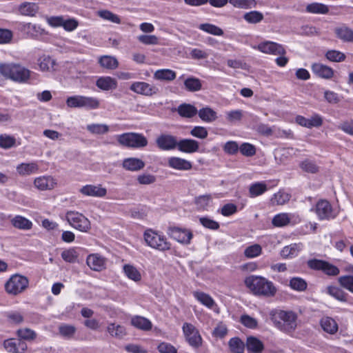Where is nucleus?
Masks as SVG:
<instances>
[{
    "instance_id": "obj_48",
    "label": "nucleus",
    "mask_w": 353,
    "mask_h": 353,
    "mask_svg": "<svg viewBox=\"0 0 353 353\" xmlns=\"http://www.w3.org/2000/svg\"><path fill=\"white\" fill-rule=\"evenodd\" d=\"M290 287L296 291L303 292L307 289V282L302 278L293 277L290 280Z\"/></svg>"
},
{
    "instance_id": "obj_45",
    "label": "nucleus",
    "mask_w": 353,
    "mask_h": 353,
    "mask_svg": "<svg viewBox=\"0 0 353 353\" xmlns=\"http://www.w3.org/2000/svg\"><path fill=\"white\" fill-rule=\"evenodd\" d=\"M123 272L125 276L134 281H139L141 279V275L139 271L133 265L130 264H125L123 265Z\"/></svg>"
},
{
    "instance_id": "obj_61",
    "label": "nucleus",
    "mask_w": 353,
    "mask_h": 353,
    "mask_svg": "<svg viewBox=\"0 0 353 353\" xmlns=\"http://www.w3.org/2000/svg\"><path fill=\"white\" fill-rule=\"evenodd\" d=\"M325 57L328 60L334 62H341L345 59V55L343 52L337 50H328Z\"/></svg>"
},
{
    "instance_id": "obj_51",
    "label": "nucleus",
    "mask_w": 353,
    "mask_h": 353,
    "mask_svg": "<svg viewBox=\"0 0 353 353\" xmlns=\"http://www.w3.org/2000/svg\"><path fill=\"white\" fill-rule=\"evenodd\" d=\"M17 334L19 339L24 341H32L36 339L37 334L32 330L29 328H21L19 329L17 331Z\"/></svg>"
},
{
    "instance_id": "obj_56",
    "label": "nucleus",
    "mask_w": 353,
    "mask_h": 353,
    "mask_svg": "<svg viewBox=\"0 0 353 353\" xmlns=\"http://www.w3.org/2000/svg\"><path fill=\"white\" fill-rule=\"evenodd\" d=\"M233 6L242 9H249L254 7V0H229Z\"/></svg>"
},
{
    "instance_id": "obj_2",
    "label": "nucleus",
    "mask_w": 353,
    "mask_h": 353,
    "mask_svg": "<svg viewBox=\"0 0 353 353\" xmlns=\"http://www.w3.org/2000/svg\"><path fill=\"white\" fill-rule=\"evenodd\" d=\"M32 72L20 64L1 63L0 74L5 78L19 83H27Z\"/></svg>"
},
{
    "instance_id": "obj_10",
    "label": "nucleus",
    "mask_w": 353,
    "mask_h": 353,
    "mask_svg": "<svg viewBox=\"0 0 353 353\" xmlns=\"http://www.w3.org/2000/svg\"><path fill=\"white\" fill-rule=\"evenodd\" d=\"M245 284L254 294H265V279L263 277L248 276L245 280Z\"/></svg>"
},
{
    "instance_id": "obj_29",
    "label": "nucleus",
    "mask_w": 353,
    "mask_h": 353,
    "mask_svg": "<svg viewBox=\"0 0 353 353\" xmlns=\"http://www.w3.org/2000/svg\"><path fill=\"white\" fill-rule=\"evenodd\" d=\"M10 222L15 228L19 230H30L32 227L31 221L20 215L13 217Z\"/></svg>"
},
{
    "instance_id": "obj_62",
    "label": "nucleus",
    "mask_w": 353,
    "mask_h": 353,
    "mask_svg": "<svg viewBox=\"0 0 353 353\" xmlns=\"http://www.w3.org/2000/svg\"><path fill=\"white\" fill-rule=\"evenodd\" d=\"M261 251V247L258 244H254L246 248L244 250V254L247 258H253L259 255Z\"/></svg>"
},
{
    "instance_id": "obj_27",
    "label": "nucleus",
    "mask_w": 353,
    "mask_h": 353,
    "mask_svg": "<svg viewBox=\"0 0 353 353\" xmlns=\"http://www.w3.org/2000/svg\"><path fill=\"white\" fill-rule=\"evenodd\" d=\"M322 329L327 333L334 334L338 331V324L335 320L329 316H324L320 321Z\"/></svg>"
},
{
    "instance_id": "obj_3",
    "label": "nucleus",
    "mask_w": 353,
    "mask_h": 353,
    "mask_svg": "<svg viewBox=\"0 0 353 353\" xmlns=\"http://www.w3.org/2000/svg\"><path fill=\"white\" fill-rule=\"evenodd\" d=\"M117 139L121 145L132 148H144L148 143L147 138L143 134L137 132H125L119 134Z\"/></svg>"
},
{
    "instance_id": "obj_13",
    "label": "nucleus",
    "mask_w": 353,
    "mask_h": 353,
    "mask_svg": "<svg viewBox=\"0 0 353 353\" xmlns=\"http://www.w3.org/2000/svg\"><path fill=\"white\" fill-rule=\"evenodd\" d=\"M156 143L162 150H171L177 148L178 141L174 136L162 134L156 139Z\"/></svg>"
},
{
    "instance_id": "obj_52",
    "label": "nucleus",
    "mask_w": 353,
    "mask_h": 353,
    "mask_svg": "<svg viewBox=\"0 0 353 353\" xmlns=\"http://www.w3.org/2000/svg\"><path fill=\"white\" fill-rule=\"evenodd\" d=\"M24 28L27 31L28 34L34 37L43 35L46 33V31L43 28L36 24H32L31 23H26L24 26Z\"/></svg>"
},
{
    "instance_id": "obj_4",
    "label": "nucleus",
    "mask_w": 353,
    "mask_h": 353,
    "mask_svg": "<svg viewBox=\"0 0 353 353\" xmlns=\"http://www.w3.org/2000/svg\"><path fill=\"white\" fill-rule=\"evenodd\" d=\"M29 281L25 276L15 274L5 283L6 292L11 295H18L22 293L28 287Z\"/></svg>"
},
{
    "instance_id": "obj_25",
    "label": "nucleus",
    "mask_w": 353,
    "mask_h": 353,
    "mask_svg": "<svg viewBox=\"0 0 353 353\" xmlns=\"http://www.w3.org/2000/svg\"><path fill=\"white\" fill-rule=\"evenodd\" d=\"M131 325L134 327L143 331H149L152 327L151 321L141 316H134L130 321Z\"/></svg>"
},
{
    "instance_id": "obj_9",
    "label": "nucleus",
    "mask_w": 353,
    "mask_h": 353,
    "mask_svg": "<svg viewBox=\"0 0 353 353\" xmlns=\"http://www.w3.org/2000/svg\"><path fill=\"white\" fill-rule=\"evenodd\" d=\"M130 88L135 93L148 97L157 94L159 92L157 86L144 81L134 82L130 85Z\"/></svg>"
},
{
    "instance_id": "obj_15",
    "label": "nucleus",
    "mask_w": 353,
    "mask_h": 353,
    "mask_svg": "<svg viewBox=\"0 0 353 353\" xmlns=\"http://www.w3.org/2000/svg\"><path fill=\"white\" fill-rule=\"evenodd\" d=\"M315 212L320 220L330 219L334 217L332 205L326 200H321L316 203Z\"/></svg>"
},
{
    "instance_id": "obj_32",
    "label": "nucleus",
    "mask_w": 353,
    "mask_h": 353,
    "mask_svg": "<svg viewBox=\"0 0 353 353\" xmlns=\"http://www.w3.org/2000/svg\"><path fill=\"white\" fill-rule=\"evenodd\" d=\"M39 170V166L36 163H22L17 165V171L20 175H30L36 173Z\"/></svg>"
},
{
    "instance_id": "obj_44",
    "label": "nucleus",
    "mask_w": 353,
    "mask_h": 353,
    "mask_svg": "<svg viewBox=\"0 0 353 353\" xmlns=\"http://www.w3.org/2000/svg\"><path fill=\"white\" fill-rule=\"evenodd\" d=\"M292 215L288 213H280L274 216L272 223L275 227H284L290 223Z\"/></svg>"
},
{
    "instance_id": "obj_43",
    "label": "nucleus",
    "mask_w": 353,
    "mask_h": 353,
    "mask_svg": "<svg viewBox=\"0 0 353 353\" xmlns=\"http://www.w3.org/2000/svg\"><path fill=\"white\" fill-rule=\"evenodd\" d=\"M97 14L103 20L110 21L113 23L120 24L121 23L119 16L108 10H99L97 12Z\"/></svg>"
},
{
    "instance_id": "obj_57",
    "label": "nucleus",
    "mask_w": 353,
    "mask_h": 353,
    "mask_svg": "<svg viewBox=\"0 0 353 353\" xmlns=\"http://www.w3.org/2000/svg\"><path fill=\"white\" fill-rule=\"evenodd\" d=\"M87 130L92 134H103L108 132L109 127L105 124H91L87 126Z\"/></svg>"
},
{
    "instance_id": "obj_64",
    "label": "nucleus",
    "mask_w": 353,
    "mask_h": 353,
    "mask_svg": "<svg viewBox=\"0 0 353 353\" xmlns=\"http://www.w3.org/2000/svg\"><path fill=\"white\" fill-rule=\"evenodd\" d=\"M339 282L342 287L353 293V276H342L339 278Z\"/></svg>"
},
{
    "instance_id": "obj_59",
    "label": "nucleus",
    "mask_w": 353,
    "mask_h": 353,
    "mask_svg": "<svg viewBox=\"0 0 353 353\" xmlns=\"http://www.w3.org/2000/svg\"><path fill=\"white\" fill-rule=\"evenodd\" d=\"M82 95L69 97L66 99V105L71 108H82Z\"/></svg>"
},
{
    "instance_id": "obj_47",
    "label": "nucleus",
    "mask_w": 353,
    "mask_h": 353,
    "mask_svg": "<svg viewBox=\"0 0 353 353\" xmlns=\"http://www.w3.org/2000/svg\"><path fill=\"white\" fill-rule=\"evenodd\" d=\"M109 334L116 338L121 339L126 334L125 328L120 325L110 323L107 327Z\"/></svg>"
},
{
    "instance_id": "obj_21",
    "label": "nucleus",
    "mask_w": 353,
    "mask_h": 353,
    "mask_svg": "<svg viewBox=\"0 0 353 353\" xmlns=\"http://www.w3.org/2000/svg\"><path fill=\"white\" fill-rule=\"evenodd\" d=\"M96 85L103 91L113 90L117 88V81L111 77H101L97 80Z\"/></svg>"
},
{
    "instance_id": "obj_12",
    "label": "nucleus",
    "mask_w": 353,
    "mask_h": 353,
    "mask_svg": "<svg viewBox=\"0 0 353 353\" xmlns=\"http://www.w3.org/2000/svg\"><path fill=\"white\" fill-rule=\"evenodd\" d=\"M3 347L10 353H26L28 350L26 343L19 339H8L3 341Z\"/></svg>"
},
{
    "instance_id": "obj_53",
    "label": "nucleus",
    "mask_w": 353,
    "mask_h": 353,
    "mask_svg": "<svg viewBox=\"0 0 353 353\" xmlns=\"http://www.w3.org/2000/svg\"><path fill=\"white\" fill-rule=\"evenodd\" d=\"M243 18L250 23H256L263 19V14L258 11H251L245 13Z\"/></svg>"
},
{
    "instance_id": "obj_49",
    "label": "nucleus",
    "mask_w": 353,
    "mask_h": 353,
    "mask_svg": "<svg viewBox=\"0 0 353 353\" xmlns=\"http://www.w3.org/2000/svg\"><path fill=\"white\" fill-rule=\"evenodd\" d=\"M199 28L205 32L215 36H222L223 34V31L221 28L211 23L200 24Z\"/></svg>"
},
{
    "instance_id": "obj_54",
    "label": "nucleus",
    "mask_w": 353,
    "mask_h": 353,
    "mask_svg": "<svg viewBox=\"0 0 353 353\" xmlns=\"http://www.w3.org/2000/svg\"><path fill=\"white\" fill-rule=\"evenodd\" d=\"M300 168L302 170L312 174L316 173L319 171V167L316 165L315 162L310 159L303 161L300 163Z\"/></svg>"
},
{
    "instance_id": "obj_14",
    "label": "nucleus",
    "mask_w": 353,
    "mask_h": 353,
    "mask_svg": "<svg viewBox=\"0 0 353 353\" xmlns=\"http://www.w3.org/2000/svg\"><path fill=\"white\" fill-rule=\"evenodd\" d=\"M107 259L99 254H90L86 259V263L94 271L100 272L106 268Z\"/></svg>"
},
{
    "instance_id": "obj_34",
    "label": "nucleus",
    "mask_w": 353,
    "mask_h": 353,
    "mask_svg": "<svg viewBox=\"0 0 353 353\" xmlns=\"http://www.w3.org/2000/svg\"><path fill=\"white\" fill-rule=\"evenodd\" d=\"M303 245L301 243H292L289 245L285 246L281 251L282 256L294 257L296 256L299 252L302 250Z\"/></svg>"
},
{
    "instance_id": "obj_7",
    "label": "nucleus",
    "mask_w": 353,
    "mask_h": 353,
    "mask_svg": "<svg viewBox=\"0 0 353 353\" xmlns=\"http://www.w3.org/2000/svg\"><path fill=\"white\" fill-rule=\"evenodd\" d=\"M182 330L185 339L190 346L199 348L202 345V337L194 325L189 323H184Z\"/></svg>"
},
{
    "instance_id": "obj_40",
    "label": "nucleus",
    "mask_w": 353,
    "mask_h": 353,
    "mask_svg": "<svg viewBox=\"0 0 353 353\" xmlns=\"http://www.w3.org/2000/svg\"><path fill=\"white\" fill-rule=\"evenodd\" d=\"M305 10L307 12L312 14H325L328 13L329 8L323 3H312L306 6Z\"/></svg>"
},
{
    "instance_id": "obj_19",
    "label": "nucleus",
    "mask_w": 353,
    "mask_h": 353,
    "mask_svg": "<svg viewBox=\"0 0 353 353\" xmlns=\"http://www.w3.org/2000/svg\"><path fill=\"white\" fill-rule=\"evenodd\" d=\"M312 70L319 77L329 79L334 75V70L330 67L320 63H315L312 65Z\"/></svg>"
},
{
    "instance_id": "obj_30",
    "label": "nucleus",
    "mask_w": 353,
    "mask_h": 353,
    "mask_svg": "<svg viewBox=\"0 0 353 353\" xmlns=\"http://www.w3.org/2000/svg\"><path fill=\"white\" fill-rule=\"evenodd\" d=\"M326 293L339 301L346 302L347 301V294L339 287L334 285L327 286Z\"/></svg>"
},
{
    "instance_id": "obj_1",
    "label": "nucleus",
    "mask_w": 353,
    "mask_h": 353,
    "mask_svg": "<svg viewBox=\"0 0 353 353\" xmlns=\"http://www.w3.org/2000/svg\"><path fill=\"white\" fill-rule=\"evenodd\" d=\"M270 318L275 327L285 332H291L296 327L297 315L291 310L274 309L270 312Z\"/></svg>"
},
{
    "instance_id": "obj_31",
    "label": "nucleus",
    "mask_w": 353,
    "mask_h": 353,
    "mask_svg": "<svg viewBox=\"0 0 353 353\" xmlns=\"http://www.w3.org/2000/svg\"><path fill=\"white\" fill-rule=\"evenodd\" d=\"M177 112L182 117L192 118L197 114L198 110L193 105L183 103L178 107Z\"/></svg>"
},
{
    "instance_id": "obj_17",
    "label": "nucleus",
    "mask_w": 353,
    "mask_h": 353,
    "mask_svg": "<svg viewBox=\"0 0 353 353\" xmlns=\"http://www.w3.org/2000/svg\"><path fill=\"white\" fill-rule=\"evenodd\" d=\"M145 162L136 157L124 159L122 162V167L124 170L131 172H138L145 167Z\"/></svg>"
},
{
    "instance_id": "obj_58",
    "label": "nucleus",
    "mask_w": 353,
    "mask_h": 353,
    "mask_svg": "<svg viewBox=\"0 0 353 353\" xmlns=\"http://www.w3.org/2000/svg\"><path fill=\"white\" fill-rule=\"evenodd\" d=\"M199 222L204 228L212 230H216L220 227V225L217 221L207 216L199 218Z\"/></svg>"
},
{
    "instance_id": "obj_24",
    "label": "nucleus",
    "mask_w": 353,
    "mask_h": 353,
    "mask_svg": "<svg viewBox=\"0 0 353 353\" xmlns=\"http://www.w3.org/2000/svg\"><path fill=\"white\" fill-rule=\"evenodd\" d=\"M34 186L39 190H52L56 185L55 180L50 176H40L34 179Z\"/></svg>"
},
{
    "instance_id": "obj_11",
    "label": "nucleus",
    "mask_w": 353,
    "mask_h": 353,
    "mask_svg": "<svg viewBox=\"0 0 353 353\" xmlns=\"http://www.w3.org/2000/svg\"><path fill=\"white\" fill-rule=\"evenodd\" d=\"M168 234L172 239L185 245L190 244L193 237L192 232L190 230L177 227L170 228Z\"/></svg>"
},
{
    "instance_id": "obj_36",
    "label": "nucleus",
    "mask_w": 353,
    "mask_h": 353,
    "mask_svg": "<svg viewBox=\"0 0 353 353\" xmlns=\"http://www.w3.org/2000/svg\"><path fill=\"white\" fill-rule=\"evenodd\" d=\"M197 114L199 118L205 122H212L217 119L216 112L210 107L200 109Z\"/></svg>"
},
{
    "instance_id": "obj_37",
    "label": "nucleus",
    "mask_w": 353,
    "mask_h": 353,
    "mask_svg": "<svg viewBox=\"0 0 353 353\" xmlns=\"http://www.w3.org/2000/svg\"><path fill=\"white\" fill-rule=\"evenodd\" d=\"M99 63L101 67L108 70L116 69L119 65L117 59L109 55L101 56L99 59Z\"/></svg>"
},
{
    "instance_id": "obj_55",
    "label": "nucleus",
    "mask_w": 353,
    "mask_h": 353,
    "mask_svg": "<svg viewBox=\"0 0 353 353\" xmlns=\"http://www.w3.org/2000/svg\"><path fill=\"white\" fill-rule=\"evenodd\" d=\"M100 102L97 98L83 96L82 108L92 110L98 108Z\"/></svg>"
},
{
    "instance_id": "obj_46",
    "label": "nucleus",
    "mask_w": 353,
    "mask_h": 353,
    "mask_svg": "<svg viewBox=\"0 0 353 353\" xmlns=\"http://www.w3.org/2000/svg\"><path fill=\"white\" fill-rule=\"evenodd\" d=\"M55 65V60L49 56H43L39 59V68L43 72L54 70V66Z\"/></svg>"
},
{
    "instance_id": "obj_22",
    "label": "nucleus",
    "mask_w": 353,
    "mask_h": 353,
    "mask_svg": "<svg viewBox=\"0 0 353 353\" xmlns=\"http://www.w3.org/2000/svg\"><path fill=\"white\" fill-rule=\"evenodd\" d=\"M334 33L338 39L344 42H353V29L345 24L335 28Z\"/></svg>"
},
{
    "instance_id": "obj_20",
    "label": "nucleus",
    "mask_w": 353,
    "mask_h": 353,
    "mask_svg": "<svg viewBox=\"0 0 353 353\" xmlns=\"http://www.w3.org/2000/svg\"><path fill=\"white\" fill-rule=\"evenodd\" d=\"M168 165L169 167L178 170H190L192 167L190 161L176 157L169 158Z\"/></svg>"
},
{
    "instance_id": "obj_16",
    "label": "nucleus",
    "mask_w": 353,
    "mask_h": 353,
    "mask_svg": "<svg viewBox=\"0 0 353 353\" xmlns=\"http://www.w3.org/2000/svg\"><path fill=\"white\" fill-rule=\"evenodd\" d=\"M79 192L85 196L94 197H103L107 194L106 188H103L101 185H85L79 190Z\"/></svg>"
},
{
    "instance_id": "obj_23",
    "label": "nucleus",
    "mask_w": 353,
    "mask_h": 353,
    "mask_svg": "<svg viewBox=\"0 0 353 353\" xmlns=\"http://www.w3.org/2000/svg\"><path fill=\"white\" fill-rule=\"evenodd\" d=\"M245 347L250 353H261L264 345L263 342L254 336L247 337Z\"/></svg>"
},
{
    "instance_id": "obj_42",
    "label": "nucleus",
    "mask_w": 353,
    "mask_h": 353,
    "mask_svg": "<svg viewBox=\"0 0 353 353\" xmlns=\"http://www.w3.org/2000/svg\"><path fill=\"white\" fill-rule=\"evenodd\" d=\"M228 345L232 353H243L245 348V343L239 337L230 339Z\"/></svg>"
},
{
    "instance_id": "obj_33",
    "label": "nucleus",
    "mask_w": 353,
    "mask_h": 353,
    "mask_svg": "<svg viewBox=\"0 0 353 353\" xmlns=\"http://www.w3.org/2000/svg\"><path fill=\"white\" fill-rule=\"evenodd\" d=\"M184 86L188 92H194L202 89V83L199 79L190 77L184 81Z\"/></svg>"
},
{
    "instance_id": "obj_50",
    "label": "nucleus",
    "mask_w": 353,
    "mask_h": 353,
    "mask_svg": "<svg viewBox=\"0 0 353 353\" xmlns=\"http://www.w3.org/2000/svg\"><path fill=\"white\" fill-rule=\"evenodd\" d=\"M16 145V139L14 137L2 134L0 135V148L3 149H10Z\"/></svg>"
},
{
    "instance_id": "obj_39",
    "label": "nucleus",
    "mask_w": 353,
    "mask_h": 353,
    "mask_svg": "<svg viewBox=\"0 0 353 353\" xmlns=\"http://www.w3.org/2000/svg\"><path fill=\"white\" fill-rule=\"evenodd\" d=\"M266 54L273 55H285L286 54L284 47L277 43L266 41Z\"/></svg>"
},
{
    "instance_id": "obj_26",
    "label": "nucleus",
    "mask_w": 353,
    "mask_h": 353,
    "mask_svg": "<svg viewBox=\"0 0 353 353\" xmlns=\"http://www.w3.org/2000/svg\"><path fill=\"white\" fill-rule=\"evenodd\" d=\"M39 8L36 3L23 2L19 6V13L24 16L34 17L39 12Z\"/></svg>"
},
{
    "instance_id": "obj_35",
    "label": "nucleus",
    "mask_w": 353,
    "mask_h": 353,
    "mask_svg": "<svg viewBox=\"0 0 353 353\" xmlns=\"http://www.w3.org/2000/svg\"><path fill=\"white\" fill-rule=\"evenodd\" d=\"M58 330L59 334L66 339H72L77 332V327L74 325L66 323H61Z\"/></svg>"
},
{
    "instance_id": "obj_28",
    "label": "nucleus",
    "mask_w": 353,
    "mask_h": 353,
    "mask_svg": "<svg viewBox=\"0 0 353 353\" xmlns=\"http://www.w3.org/2000/svg\"><path fill=\"white\" fill-rule=\"evenodd\" d=\"M176 72L170 69H160L154 73V79L158 81H172L176 79Z\"/></svg>"
},
{
    "instance_id": "obj_38",
    "label": "nucleus",
    "mask_w": 353,
    "mask_h": 353,
    "mask_svg": "<svg viewBox=\"0 0 353 353\" xmlns=\"http://www.w3.org/2000/svg\"><path fill=\"white\" fill-rule=\"evenodd\" d=\"M290 193L281 190L273 195L270 199V203L272 205H284L290 201Z\"/></svg>"
},
{
    "instance_id": "obj_60",
    "label": "nucleus",
    "mask_w": 353,
    "mask_h": 353,
    "mask_svg": "<svg viewBox=\"0 0 353 353\" xmlns=\"http://www.w3.org/2000/svg\"><path fill=\"white\" fill-rule=\"evenodd\" d=\"M61 257L68 263H75L78 259V254L74 249H68L62 252Z\"/></svg>"
},
{
    "instance_id": "obj_41",
    "label": "nucleus",
    "mask_w": 353,
    "mask_h": 353,
    "mask_svg": "<svg viewBox=\"0 0 353 353\" xmlns=\"http://www.w3.org/2000/svg\"><path fill=\"white\" fill-rule=\"evenodd\" d=\"M193 295L198 301L208 308H212L215 305L213 299L206 293L196 291L194 292Z\"/></svg>"
},
{
    "instance_id": "obj_6",
    "label": "nucleus",
    "mask_w": 353,
    "mask_h": 353,
    "mask_svg": "<svg viewBox=\"0 0 353 353\" xmlns=\"http://www.w3.org/2000/svg\"><path fill=\"white\" fill-rule=\"evenodd\" d=\"M65 217L72 227L81 232H86L91 228L90 221L81 213L70 211L66 213Z\"/></svg>"
},
{
    "instance_id": "obj_18",
    "label": "nucleus",
    "mask_w": 353,
    "mask_h": 353,
    "mask_svg": "<svg viewBox=\"0 0 353 353\" xmlns=\"http://www.w3.org/2000/svg\"><path fill=\"white\" fill-rule=\"evenodd\" d=\"M177 148L183 152L194 153L199 150V143L194 139H183L178 141Z\"/></svg>"
},
{
    "instance_id": "obj_8",
    "label": "nucleus",
    "mask_w": 353,
    "mask_h": 353,
    "mask_svg": "<svg viewBox=\"0 0 353 353\" xmlns=\"http://www.w3.org/2000/svg\"><path fill=\"white\" fill-rule=\"evenodd\" d=\"M307 265L310 269L321 270L330 276H336L339 274V269L328 262L319 259H310L307 261Z\"/></svg>"
},
{
    "instance_id": "obj_5",
    "label": "nucleus",
    "mask_w": 353,
    "mask_h": 353,
    "mask_svg": "<svg viewBox=\"0 0 353 353\" xmlns=\"http://www.w3.org/2000/svg\"><path fill=\"white\" fill-rule=\"evenodd\" d=\"M144 239L150 247L160 251L169 250L171 248L170 242L158 233L152 230H146L144 233Z\"/></svg>"
},
{
    "instance_id": "obj_63",
    "label": "nucleus",
    "mask_w": 353,
    "mask_h": 353,
    "mask_svg": "<svg viewBox=\"0 0 353 353\" xmlns=\"http://www.w3.org/2000/svg\"><path fill=\"white\" fill-rule=\"evenodd\" d=\"M212 197L210 194H205L195 198V204L200 210H204L210 203Z\"/></svg>"
}]
</instances>
